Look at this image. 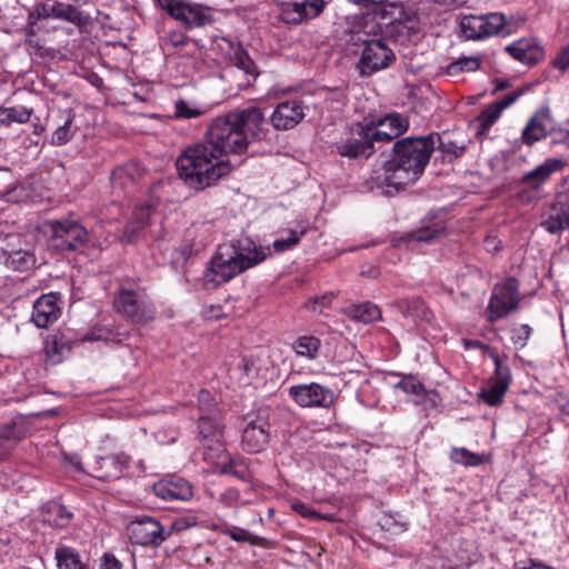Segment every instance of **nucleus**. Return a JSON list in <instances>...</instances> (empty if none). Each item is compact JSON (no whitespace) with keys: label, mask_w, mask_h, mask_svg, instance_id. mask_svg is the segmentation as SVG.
<instances>
[{"label":"nucleus","mask_w":569,"mask_h":569,"mask_svg":"<svg viewBox=\"0 0 569 569\" xmlns=\"http://www.w3.org/2000/svg\"><path fill=\"white\" fill-rule=\"evenodd\" d=\"M56 20H62L82 28L92 21V17L78 6L56 0Z\"/></svg>","instance_id":"obj_31"},{"label":"nucleus","mask_w":569,"mask_h":569,"mask_svg":"<svg viewBox=\"0 0 569 569\" xmlns=\"http://www.w3.org/2000/svg\"><path fill=\"white\" fill-rule=\"evenodd\" d=\"M506 50L518 61L526 64L539 62L543 56V49L535 39H520L509 44Z\"/></svg>","instance_id":"obj_25"},{"label":"nucleus","mask_w":569,"mask_h":569,"mask_svg":"<svg viewBox=\"0 0 569 569\" xmlns=\"http://www.w3.org/2000/svg\"><path fill=\"white\" fill-rule=\"evenodd\" d=\"M408 127V120L399 113L386 116L377 127L371 124L377 141H391L402 134Z\"/></svg>","instance_id":"obj_24"},{"label":"nucleus","mask_w":569,"mask_h":569,"mask_svg":"<svg viewBox=\"0 0 569 569\" xmlns=\"http://www.w3.org/2000/svg\"><path fill=\"white\" fill-rule=\"evenodd\" d=\"M396 388L410 395L421 396L423 393L422 383L413 377H405L396 385Z\"/></svg>","instance_id":"obj_51"},{"label":"nucleus","mask_w":569,"mask_h":569,"mask_svg":"<svg viewBox=\"0 0 569 569\" xmlns=\"http://www.w3.org/2000/svg\"><path fill=\"white\" fill-rule=\"evenodd\" d=\"M41 521L46 525L57 528H64L69 525L72 512L69 511L63 505L50 501L42 507Z\"/></svg>","instance_id":"obj_32"},{"label":"nucleus","mask_w":569,"mask_h":569,"mask_svg":"<svg viewBox=\"0 0 569 569\" xmlns=\"http://www.w3.org/2000/svg\"><path fill=\"white\" fill-rule=\"evenodd\" d=\"M130 468V457L124 453H116L107 457L96 458L91 467L92 475L101 480H116L123 476L124 470Z\"/></svg>","instance_id":"obj_20"},{"label":"nucleus","mask_w":569,"mask_h":569,"mask_svg":"<svg viewBox=\"0 0 569 569\" xmlns=\"http://www.w3.org/2000/svg\"><path fill=\"white\" fill-rule=\"evenodd\" d=\"M566 166L565 160L559 158H548L545 162L539 164L533 170L527 172L522 177V182L532 189H538L545 183L553 173L560 171Z\"/></svg>","instance_id":"obj_27"},{"label":"nucleus","mask_w":569,"mask_h":569,"mask_svg":"<svg viewBox=\"0 0 569 569\" xmlns=\"http://www.w3.org/2000/svg\"><path fill=\"white\" fill-rule=\"evenodd\" d=\"M520 300L519 282L516 278L510 277L497 283L492 288L487 308L488 321L496 322L518 310Z\"/></svg>","instance_id":"obj_4"},{"label":"nucleus","mask_w":569,"mask_h":569,"mask_svg":"<svg viewBox=\"0 0 569 569\" xmlns=\"http://www.w3.org/2000/svg\"><path fill=\"white\" fill-rule=\"evenodd\" d=\"M244 421L246 426L242 430L241 446L249 453H258L269 442V410L259 409L256 413L248 415Z\"/></svg>","instance_id":"obj_7"},{"label":"nucleus","mask_w":569,"mask_h":569,"mask_svg":"<svg viewBox=\"0 0 569 569\" xmlns=\"http://www.w3.org/2000/svg\"><path fill=\"white\" fill-rule=\"evenodd\" d=\"M26 44L41 58L50 54V49L42 46L34 37L27 36Z\"/></svg>","instance_id":"obj_57"},{"label":"nucleus","mask_w":569,"mask_h":569,"mask_svg":"<svg viewBox=\"0 0 569 569\" xmlns=\"http://www.w3.org/2000/svg\"><path fill=\"white\" fill-rule=\"evenodd\" d=\"M151 224V208L149 206L138 207L132 214L131 220L124 228L122 241L133 243L143 234L148 226Z\"/></svg>","instance_id":"obj_26"},{"label":"nucleus","mask_w":569,"mask_h":569,"mask_svg":"<svg viewBox=\"0 0 569 569\" xmlns=\"http://www.w3.org/2000/svg\"><path fill=\"white\" fill-rule=\"evenodd\" d=\"M508 388L489 381L488 386L478 393L479 398L489 406H498L502 402L503 396Z\"/></svg>","instance_id":"obj_43"},{"label":"nucleus","mask_w":569,"mask_h":569,"mask_svg":"<svg viewBox=\"0 0 569 569\" xmlns=\"http://www.w3.org/2000/svg\"><path fill=\"white\" fill-rule=\"evenodd\" d=\"M531 331L532 329L528 325H520L519 327L515 328L513 335L511 337L513 345L518 346L519 348H523L527 345V340L529 339Z\"/></svg>","instance_id":"obj_54"},{"label":"nucleus","mask_w":569,"mask_h":569,"mask_svg":"<svg viewBox=\"0 0 569 569\" xmlns=\"http://www.w3.org/2000/svg\"><path fill=\"white\" fill-rule=\"evenodd\" d=\"M4 263L14 271H28L34 267L37 260L34 253L29 249H2Z\"/></svg>","instance_id":"obj_30"},{"label":"nucleus","mask_w":569,"mask_h":569,"mask_svg":"<svg viewBox=\"0 0 569 569\" xmlns=\"http://www.w3.org/2000/svg\"><path fill=\"white\" fill-rule=\"evenodd\" d=\"M426 138H431L433 150L436 147L450 159H457L465 152L466 146L463 142L453 140L449 133H430Z\"/></svg>","instance_id":"obj_33"},{"label":"nucleus","mask_w":569,"mask_h":569,"mask_svg":"<svg viewBox=\"0 0 569 569\" xmlns=\"http://www.w3.org/2000/svg\"><path fill=\"white\" fill-rule=\"evenodd\" d=\"M74 114L68 111L63 123L60 124L52 133L50 143L52 146H64L67 144L77 132V128L73 126Z\"/></svg>","instance_id":"obj_38"},{"label":"nucleus","mask_w":569,"mask_h":569,"mask_svg":"<svg viewBox=\"0 0 569 569\" xmlns=\"http://www.w3.org/2000/svg\"><path fill=\"white\" fill-rule=\"evenodd\" d=\"M525 90L518 89L511 93H508L503 98L492 102L477 117L479 124V132L488 131L492 124L499 119L501 112L513 104L522 94Z\"/></svg>","instance_id":"obj_22"},{"label":"nucleus","mask_w":569,"mask_h":569,"mask_svg":"<svg viewBox=\"0 0 569 569\" xmlns=\"http://www.w3.org/2000/svg\"><path fill=\"white\" fill-rule=\"evenodd\" d=\"M489 356L495 363V376L490 380L497 385L509 388L511 382V371L509 366L500 358L496 351H490Z\"/></svg>","instance_id":"obj_42"},{"label":"nucleus","mask_w":569,"mask_h":569,"mask_svg":"<svg viewBox=\"0 0 569 569\" xmlns=\"http://www.w3.org/2000/svg\"><path fill=\"white\" fill-rule=\"evenodd\" d=\"M293 509H295V511H297L299 515H301L305 518L322 519V520H327V521L335 520L333 515H330V513L320 515L316 510L309 508L308 506H306L305 503H301V502L295 503Z\"/></svg>","instance_id":"obj_53"},{"label":"nucleus","mask_w":569,"mask_h":569,"mask_svg":"<svg viewBox=\"0 0 569 569\" xmlns=\"http://www.w3.org/2000/svg\"><path fill=\"white\" fill-rule=\"evenodd\" d=\"M480 67V61L476 57H463L458 61L451 63L448 68L450 73L458 71H476Z\"/></svg>","instance_id":"obj_49"},{"label":"nucleus","mask_w":569,"mask_h":569,"mask_svg":"<svg viewBox=\"0 0 569 569\" xmlns=\"http://www.w3.org/2000/svg\"><path fill=\"white\" fill-rule=\"evenodd\" d=\"M376 141L371 124L357 122L345 132L336 148L341 157L350 159L369 158L375 152L373 143Z\"/></svg>","instance_id":"obj_5"},{"label":"nucleus","mask_w":569,"mask_h":569,"mask_svg":"<svg viewBox=\"0 0 569 569\" xmlns=\"http://www.w3.org/2000/svg\"><path fill=\"white\" fill-rule=\"evenodd\" d=\"M227 244L233 247L237 260L244 264L242 266L244 271L262 262L267 257L264 248L258 247L249 237H241L228 242Z\"/></svg>","instance_id":"obj_21"},{"label":"nucleus","mask_w":569,"mask_h":569,"mask_svg":"<svg viewBox=\"0 0 569 569\" xmlns=\"http://www.w3.org/2000/svg\"><path fill=\"white\" fill-rule=\"evenodd\" d=\"M59 296L54 292L42 295L33 303L31 319L38 328H48L61 315Z\"/></svg>","instance_id":"obj_18"},{"label":"nucleus","mask_w":569,"mask_h":569,"mask_svg":"<svg viewBox=\"0 0 569 569\" xmlns=\"http://www.w3.org/2000/svg\"><path fill=\"white\" fill-rule=\"evenodd\" d=\"M113 305L118 313L134 325H146L156 316L151 299L140 290L121 289L114 296Z\"/></svg>","instance_id":"obj_3"},{"label":"nucleus","mask_w":569,"mask_h":569,"mask_svg":"<svg viewBox=\"0 0 569 569\" xmlns=\"http://www.w3.org/2000/svg\"><path fill=\"white\" fill-rule=\"evenodd\" d=\"M399 309L406 318L416 321L418 319L429 321L431 312L425 305V302L416 297L411 299H402L398 303Z\"/></svg>","instance_id":"obj_34"},{"label":"nucleus","mask_w":569,"mask_h":569,"mask_svg":"<svg viewBox=\"0 0 569 569\" xmlns=\"http://www.w3.org/2000/svg\"><path fill=\"white\" fill-rule=\"evenodd\" d=\"M325 0H296L281 4L280 17L284 23L299 24L306 20L315 19L322 13Z\"/></svg>","instance_id":"obj_15"},{"label":"nucleus","mask_w":569,"mask_h":569,"mask_svg":"<svg viewBox=\"0 0 569 569\" xmlns=\"http://www.w3.org/2000/svg\"><path fill=\"white\" fill-rule=\"evenodd\" d=\"M500 240L497 239L496 237L493 236H489L485 239L483 241V246H485V249L488 251V252H491V253H495L497 251H499L500 249Z\"/></svg>","instance_id":"obj_63"},{"label":"nucleus","mask_w":569,"mask_h":569,"mask_svg":"<svg viewBox=\"0 0 569 569\" xmlns=\"http://www.w3.org/2000/svg\"><path fill=\"white\" fill-rule=\"evenodd\" d=\"M305 118V106L300 100L280 102L273 110L270 121L276 130H290Z\"/></svg>","instance_id":"obj_17"},{"label":"nucleus","mask_w":569,"mask_h":569,"mask_svg":"<svg viewBox=\"0 0 569 569\" xmlns=\"http://www.w3.org/2000/svg\"><path fill=\"white\" fill-rule=\"evenodd\" d=\"M264 121L260 108L234 109L211 120L201 142L183 150L177 169L186 184L203 190L231 171L229 154H243L258 138Z\"/></svg>","instance_id":"obj_1"},{"label":"nucleus","mask_w":569,"mask_h":569,"mask_svg":"<svg viewBox=\"0 0 569 569\" xmlns=\"http://www.w3.org/2000/svg\"><path fill=\"white\" fill-rule=\"evenodd\" d=\"M161 43L164 47L179 48L187 43V37L182 31L169 30L161 37Z\"/></svg>","instance_id":"obj_50"},{"label":"nucleus","mask_w":569,"mask_h":569,"mask_svg":"<svg viewBox=\"0 0 569 569\" xmlns=\"http://www.w3.org/2000/svg\"><path fill=\"white\" fill-rule=\"evenodd\" d=\"M552 66L562 72L569 68V43L556 54Z\"/></svg>","instance_id":"obj_55"},{"label":"nucleus","mask_w":569,"mask_h":569,"mask_svg":"<svg viewBox=\"0 0 569 569\" xmlns=\"http://www.w3.org/2000/svg\"><path fill=\"white\" fill-rule=\"evenodd\" d=\"M395 60L393 51L387 43L378 39L366 44L357 68L361 76L369 77L377 71L388 68Z\"/></svg>","instance_id":"obj_13"},{"label":"nucleus","mask_w":569,"mask_h":569,"mask_svg":"<svg viewBox=\"0 0 569 569\" xmlns=\"http://www.w3.org/2000/svg\"><path fill=\"white\" fill-rule=\"evenodd\" d=\"M56 559L58 569H87L81 562L79 555L69 547L57 548Z\"/></svg>","instance_id":"obj_39"},{"label":"nucleus","mask_w":569,"mask_h":569,"mask_svg":"<svg viewBox=\"0 0 569 569\" xmlns=\"http://www.w3.org/2000/svg\"><path fill=\"white\" fill-rule=\"evenodd\" d=\"M203 110L186 100H178L174 103V117L177 119H194L203 114Z\"/></svg>","instance_id":"obj_45"},{"label":"nucleus","mask_w":569,"mask_h":569,"mask_svg":"<svg viewBox=\"0 0 569 569\" xmlns=\"http://www.w3.org/2000/svg\"><path fill=\"white\" fill-rule=\"evenodd\" d=\"M0 438L7 440H19L21 438L20 432L16 431V425H4L0 428Z\"/></svg>","instance_id":"obj_60"},{"label":"nucleus","mask_w":569,"mask_h":569,"mask_svg":"<svg viewBox=\"0 0 569 569\" xmlns=\"http://www.w3.org/2000/svg\"><path fill=\"white\" fill-rule=\"evenodd\" d=\"M433 144L431 138L408 137L398 140L385 163V182L397 190L416 182L429 163Z\"/></svg>","instance_id":"obj_2"},{"label":"nucleus","mask_w":569,"mask_h":569,"mask_svg":"<svg viewBox=\"0 0 569 569\" xmlns=\"http://www.w3.org/2000/svg\"><path fill=\"white\" fill-rule=\"evenodd\" d=\"M506 18L502 13L468 14L460 20V30L468 40H481L496 36L503 30Z\"/></svg>","instance_id":"obj_9"},{"label":"nucleus","mask_w":569,"mask_h":569,"mask_svg":"<svg viewBox=\"0 0 569 569\" xmlns=\"http://www.w3.org/2000/svg\"><path fill=\"white\" fill-rule=\"evenodd\" d=\"M197 526L206 527L204 515L201 512L187 513L178 517L171 522L170 529L168 531H170L171 535L173 531L180 532ZM210 527L211 526H207V528Z\"/></svg>","instance_id":"obj_40"},{"label":"nucleus","mask_w":569,"mask_h":569,"mask_svg":"<svg viewBox=\"0 0 569 569\" xmlns=\"http://www.w3.org/2000/svg\"><path fill=\"white\" fill-rule=\"evenodd\" d=\"M199 432L204 438L214 437L221 432L222 425L220 421V415L216 416H204L200 415L199 417Z\"/></svg>","instance_id":"obj_44"},{"label":"nucleus","mask_w":569,"mask_h":569,"mask_svg":"<svg viewBox=\"0 0 569 569\" xmlns=\"http://www.w3.org/2000/svg\"><path fill=\"white\" fill-rule=\"evenodd\" d=\"M381 31V26L378 23L376 16L363 14L359 18L357 24L351 30L350 41L352 44H367L371 41H378L375 37Z\"/></svg>","instance_id":"obj_28"},{"label":"nucleus","mask_w":569,"mask_h":569,"mask_svg":"<svg viewBox=\"0 0 569 569\" xmlns=\"http://www.w3.org/2000/svg\"><path fill=\"white\" fill-rule=\"evenodd\" d=\"M158 3L172 18L181 21L189 28H199L211 22V17L207 9L200 4L184 0H158Z\"/></svg>","instance_id":"obj_12"},{"label":"nucleus","mask_w":569,"mask_h":569,"mask_svg":"<svg viewBox=\"0 0 569 569\" xmlns=\"http://www.w3.org/2000/svg\"><path fill=\"white\" fill-rule=\"evenodd\" d=\"M552 116L548 107H542L529 119L521 133V140L527 146L546 138L552 130Z\"/></svg>","instance_id":"obj_19"},{"label":"nucleus","mask_w":569,"mask_h":569,"mask_svg":"<svg viewBox=\"0 0 569 569\" xmlns=\"http://www.w3.org/2000/svg\"><path fill=\"white\" fill-rule=\"evenodd\" d=\"M127 535L133 545L159 546L170 537V531L156 518L142 516L129 522Z\"/></svg>","instance_id":"obj_11"},{"label":"nucleus","mask_w":569,"mask_h":569,"mask_svg":"<svg viewBox=\"0 0 569 569\" xmlns=\"http://www.w3.org/2000/svg\"><path fill=\"white\" fill-rule=\"evenodd\" d=\"M239 498H240V492L238 489L228 488L222 492V495L220 497V501L222 503H224L226 506H231L234 502H237L239 500Z\"/></svg>","instance_id":"obj_58"},{"label":"nucleus","mask_w":569,"mask_h":569,"mask_svg":"<svg viewBox=\"0 0 569 569\" xmlns=\"http://www.w3.org/2000/svg\"><path fill=\"white\" fill-rule=\"evenodd\" d=\"M320 346L321 342L318 338L313 336H302L295 341L293 349L299 356L315 359L319 352Z\"/></svg>","instance_id":"obj_41"},{"label":"nucleus","mask_w":569,"mask_h":569,"mask_svg":"<svg viewBox=\"0 0 569 569\" xmlns=\"http://www.w3.org/2000/svg\"><path fill=\"white\" fill-rule=\"evenodd\" d=\"M305 234V230H301L300 232L295 230H288L287 237L278 238L273 241L272 247L278 252H283L286 250H289L293 248L296 244L299 243L300 238Z\"/></svg>","instance_id":"obj_46"},{"label":"nucleus","mask_w":569,"mask_h":569,"mask_svg":"<svg viewBox=\"0 0 569 569\" xmlns=\"http://www.w3.org/2000/svg\"><path fill=\"white\" fill-rule=\"evenodd\" d=\"M399 31L407 30L410 34H417L419 31L418 22L416 19H407L405 22H398Z\"/></svg>","instance_id":"obj_61"},{"label":"nucleus","mask_w":569,"mask_h":569,"mask_svg":"<svg viewBox=\"0 0 569 569\" xmlns=\"http://www.w3.org/2000/svg\"><path fill=\"white\" fill-rule=\"evenodd\" d=\"M288 396L301 408L330 409L337 400L332 389L317 382L291 386Z\"/></svg>","instance_id":"obj_8"},{"label":"nucleus","mask_w":569,"mask_h":569,"mask_svg":"<svg viewBox=\"0 0 569 569\" xmlns=\"http://www.w3.org/2000/svg\"><path fill=\"white\" fill-rule=\"evenodd\" d=\"M56 20V0L37 1L28 9L24 33L29 37H36L40 31V22Z\"/></svg>","instance_id":"obj_23"},{"label":"nucleus","mask_w":569,"mask_h":569,"mask_svg":"<svg viewBox=\"0 0 569 569\" xmlns=\"http://www.w3.org/2000/svg\"><path fill=\"white\" fill-rule=\"evenodd\" d=\"M347 315L363 323H371L381 318L379 307L369 301L349 307L347 309Z\"/></svg>","instance_id":"obj_36"},{"label":"nucleus","mask_w":569,"mask_h":569,"mask_svg":"<svg viewBox=\"0 0 569 569\" xmlns=\"http://www.w3.org/2000/svg\"><path fill=\"white\" fill-rule=\"evenodd\" d=\"M541 226L552 234L569 228V179L565 180L557 192L550 212Z\"/></svg>","instance_id":"obj_14"},{"label":"nucleus","mask_w":569,"mask_h":569,"mask_svg":"<svg viewBox=\"0 0 569 569\" xmlns=\"http://www.w3.org/2000/svg\"><path fill=\"white\" fill-rule=\"evenodd\" d=\"M198 405H199V410H200L201 415H204V416L220 415L213 397L207 390L202 389L199 391Z\"/></svg>","instance_id":"obj_47"},{"label":"nucleus","mask_w":569,"mask_h":569,"mask_svg":"<svg viewBox=\"0 0 569 569\" xmlns=\"http://www.w3.org/2000/svg\"><path fill=\"white\" fill-rule=\"evenodd\" d=\"M451 459L455 462L461 463L465 466H478L482 462V459L480 456L472 453L465 448L455 449L451 453Z\"/></svg>","instance_id":"obj_48"},{"label":"nucleus","mask_w":569,"mask_h":569,"mask_svg":"<svg viewBox=\"0 0 569 569\" xmlns=\"http://www.w3.org/2000/svg\"><path fill=\"white\" fill-rule=\"evenodd\" d=\"M222 471L224 473H231L234 477L244 480L247 478V470L246 469H237L236 466L229 465L226 466Z\"/></svg>","instance_id":"obj_64"},{"label":"nucleus","mask_w":569,"mask_h":569,"mask_svg":"<svg viewBox=\"0 0 569 569\" xmlns=\"http://www.w3.org/2000/svg\"><path fill=\"white\" fill-rule=\"evenodd\" d=\"M99 569H122V566L113 555L106 553L101 558Z\"/></svg>","instance_id":"obj_59"},{"label":"nucleus","mask_w":569,"mask_h":569,"mask_svg":"<svg viewBox=\"0 0 569 569\" xmlns=\"http://www.w3.org/2000/svg\"><path fill=\"white\" fill-rule=\"evenodd\" d=\"M51 226V246L59 251H74L88 241L86 228L74 220L53 221Z\"/></svg>","instance_id":"obj_10"},{"label":"nucleus","mask_w":569,"mask_h":569,"mask_svg":"<svg viewBox=\"0 0 569 569\" xmlns=\"http://www.w3.org/2000/svg\"><path fill=\"white\" fill-rule=\"evenodd\" d=\"M442 228L427 227L412 232L410 238L418 242H432L440 236Z\"/></svg>","instance_id":"obj_52"},{"label":"nucleus","mask_w":569,"mask_h":569,"mask_svg":"<svg viewBox=\"0 0 569 569\" xmlns=\"http://www.w3.org/2000/svg\"><path fill=\"white\" fill-rule=\"evenodd\" d=\"M210 529L217 530V531L221 532L222 535L230 537L233 541H237V542H248L252 546H262L266 541L264 538L254 536L250 531H248L243 528H240V527H234V526L231 527L228 525H224V526L212 525L210 527Z\"/></svg>","instance_id":"obj_35"},{"label":"nucleus","mask_w":569,"mask_h":569,"mask_svg":"<svg viewBox=\"0 0 569 569\" xmlns=\"http://www.w3.org/2000/svg\"><path fill=\"white\" fill-rule=\"evenodd\" d=\"M557 408L565 415L569 416V396L558 393L555 399Z\"/></svg>","instance_id":"obj_62"},{"label":"nucleus","mask_w":569,"mask_h":569,"mask_svg":"<svg viewBox=\"0 0 569 569\" xmlns=\"http://www.w3.org/2000/svg\"><path fill=\"white\" fill-rule=\"evenodd\" d=\"M234 254L232 246L227 243L220 244L210 261V267L206 273V282L212 283L216 287L228 282L233 277L243 272V264L237 260Z\"/></svg>","instance_id":"obj_6"},{"label":"nucleus","mask_w":569,"mask_h":569,"mask_svg":"<svg viewBox=\"0 0 569 569\" xmlns=\"http://www.w3.org/2000/svg\"><path fill=\"white\" fill-rule=\"evenodd\" d=\"M154 495L164 501H187L193 496L192 486L179 476H167L152 486Z\"/></svg>","instance_id":"obj_16"},{"label":"nucleus","mask_w":569,"mask_h":569,"mask_svg":"<svg viewBox=\"0 0 569 569\" xmlns=\"http://www.w3.org/2000/svg\"><path fill=\"white\" fill-rule=\"evenodd\" d=\"M32 114V109L23 106L0 107V127H9L12 123H27Z\"/></svg>","instance_id":"obj_37"},{"label":"nucleus","mask_w":569,"mask_h":569,"mask_svg":"<svg viewBox=\"0 0 569 569\" xmlns=\"http://www.w3.org/2000/svg\"><path fill=\"white\" fill-rule=\"evenodd\" d=\"M230 62L241 70L246 76V82L240 83L239 87H249L251 86L259 76V70L253 60L250 58L248 52L243 49L242 46L230 44Z\"/></svg>","instance_id":"obj_29"},{"label":"nucleus","mask_w":569,"mask_h":569,"mask_svg":"<svg viewBox=\"0 0 569 569\" xmlns=\"http://www.w3.org/2000/svg\"><path fill=\"white\" fill-rule=\"evenodd\" d=\"M337 297V295L335 292H328L321 297H316L313 300H312V309L315 311H319L321 312L322 309L327 306H329L332 300Z\"/></svg>","instance_id":"obj_56"}]
</instances>
